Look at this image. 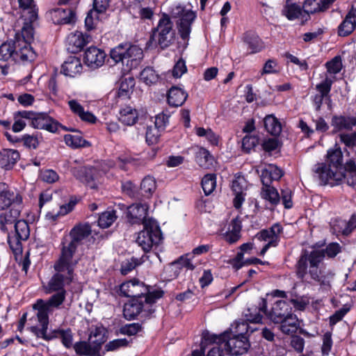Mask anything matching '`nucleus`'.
<instances>
[{
    "mask_svg": "<svg viewBox=\"0 0 356 356\" xmlns=\"http://www.w3.org/2000/svg\"><path fill=\"white\" fill-rule=\"evenodd\" d=\"M106 54L104 51L95 47H90L86 49L84 54V62L91 68H97L104 63Z\"/></svg>",
    "mask_w": 356,
    "mask_h": 356,
    "instance_id": "6ab92c4d",
    "label": "nucleus"
},
{
    "mask_svg": "<svg viewBox=\"0 0 356 356\" xmlns=\"http://www.w3.org/2000/svg\"><path fill=\"white\" fill-rule=\"evenodd\" d=\"M29 120L31 124L35 129H45L50 132H56L58 123L46 113H35L31 111Z\"/></svg>",
    "mask_w": 356,
    "mask_h": 356,
    "instance_id": "2eb2a0df",
    "label": "nucleus"
},
{
    "mask_svg": "<svg viewBox=\"0 0 356 356\" xmlns=\"http://www.w3.org/2000/svg\"><path fill=\"white\" fill-rule=\"evenodd\" d=\"M82 69L81 60L76 56H70L62 65L63 74L71 77L81 74Z\"/></svg>",
    "mask_w": 356,
    "mask_h": 356,
    "instance_id": "393cba45",
    "label": "nucleus"
},
{
    "mask_svg": "<svg viewBox=\"0 0 356 356\" xmlns=\"http://www.w3.org/2000/svg\"><path fill=\"white\" fill-rule=\"evenodd\" d=\"M54 268L56 273L51 277L47 284L44 286L47 293L65 290L64 289L65 284L71 283L74 280V270L70 275L67 270H57L54 267Z\"/></svg>",
    "mask_w": 356,
    "mask_h": 356,
    "instance_id": "ddd939ff",
    "label": "nucleus"
},
{
    "mask_svg": "<svg viewBox=\"0 0 356 356\" xmlns=\"http://www.w3.org/2000/svg\"><path fill=\"white\" fill-rule=\"evenodd\" d=\"M140 264L139 259L135 257H131L124 261L121 266V273L122 275H127L132 270H134L137 266Z\"/></svg>",
    "mask_w": 356,
    "mask_h": 356,
    "instance_id": "0e129e2a",
    "label": "nucleus"
},
{
    "mask_svg": "<svg viewBox=\"0 0 356 356\" xmlns=\"http://www.w3.org/2000/svg\"><path fill=\"white\" fill-rule=\"evenodd\" d=\"M187 97L188 93L184 89L172 86L168 90L167 100L170 106L178 107L186 102Z\"/></svg>",
    "mask_w": 356,
    "mask_h": 356,
    "instance_id": "b1692460",
    "label": "nucleus"
},
{
    "mask_svg": "<svg viewBox=\"0 0 356 356\" xmlns=\"http://www.w3.org/2000/svg\"><path fill=\"white\" fill-rule=\"evenodd\" d=\"M138 120V112L136 109L130 106H125L120 111L119 120L127 126L134 125Z\"/></svg>",
    "mask_w": 356,
    "mask_h": 356,
    "instance_id": "72a5a7b5",
    "label": "nucleus"
},
{
    "mask_svg": "<svg viewBox=\"0 0 356 356\" xmlns=\"http://www.w3.org/2000/svg\"><path fill=\"white\" fill-rule=\"evenodd\" d=\"M289 301L293 305L296 310L304 311L309 305L310 298L308 296H296L289 299Z\"/></svg>",
    "mask_w": 356,
    "mask_h": 356,
    "instance_id": "4d7b16f0",
    "label": "nucleus"
},
{
    "mask_svg": "<svg viewBox=\"0 0 356 356\" xmlns=\"http://www.w3.org/2000/svg\"><path fill=\"white\" fill-rule=\"evenodd\" d=\"M216 186V175L207 174L202 179V187L206 195H210Z\"/></svg>",
    "mask_w": 356,
    "mask_h": 356,
    "instance_id": "8fccbe9b",
    "label": "nucleus"
},
{
    "mask_svg": "<svg viewBox=\"0 0 356 356\" xmlns=\"http://www.w3.org/2000/svg\"><path fill=\"white\" fill-rule=\"evenodd\" d=\"M64 140L67 145L72 148L86 147L90 145V143L80 135L66 134L64 136Z\"/></svg>",
    "mask_w": 356,
    "mask_h": 356,
    "instance_id": "37998d69",
    "label": "nucleus"
},
{
    "mask_svg": "<svg viewBox=\"0 0 356 356\" xmlns=\"http://www.w3.org/2000/svg\"><path fill=\"white\" fill-rule=\"evenodd\" d=\"M163 240L162 233L157 222L154 220L144 221L143 229L140 231L136 242L144 252H149L157 247Z\"/></svg>",
    "mask_w": 356,
    "mask_h": 356,
    "instance_id": "1a4fd4ad",
    "label": "nucleus"
},
{
    "mask_svg": "<svg viewBox=\"0 0 356 356\" xmlns=\"http://www.w3.org/2000/svg\"><path fill=\"white\" fill-rule=\"evenodd\" d=\"M70 110L76 115H78L81 120L90 123H95L97 118L90 112L85 111L83 107L76 99H71L67 102Z\"/></svg>",
    "mask_w": 356,
    "mask_h": 356,
    "instance_id": "a878e982",
    "label": "nucleus"
},
{
    "mask_svg": "<svg viewBox=\"0 0 356 356\" xmlns=\"http://www.w3.org/2000/svg\"><path fill=\"white\" fill-rule=\"evenodd\" d=\"M19 8L28 13V20L34 22L38 19V8L33 0H18Z\"/></svg>",
    "mask_w": 356,
    "mask_h": 356,
    "instance_id": "e433bc0d",
    "label": "nucleus"
},
{
    "mask_svg": "<svg viewBox=\"0 0 356 356\" xmlns=\"http://www.w3.org/2000/svg\"><path fill=\"white\" fill-rule=\"evenodd\" d=\"M90 233L91 228L89 225L80 224L72 229L68 236L63 238L60 254L54 264V268L57 270H67L70 275L72 273L78 263L76 259H74V254L81 242Z\"/></svg>",
    "mask_w": 356,
    "mask_h": 356,
    "instance_id": "f03ea898",
    "label": "nucleus"
},
{
    "mask_svg": "<svg viewBox=\"0 0 356 356\" xmlns=\"http://www.w3.org/2000/svg\"><path fill=\"white\" fill-rule=\"evenodd\" d=\"M282 230L283 228L280 223H275L269 229H262L255 235V239L266 243L261 250V255H264L270 248L276 247L278 245L280 240V235Z\"/></svg>",
    "mask_w": 356,
    "mask_h": 356,
    "instance_id": "f8f14e48",
    "label": "nucleus"
},
{
    "mask_svg": "<svg viewBox=\"0 0 356 356\" xmlns=\"http://www.w3.org/2000/svg\"><path fill=\"white\" fill-rule=\"evenodd\" d=\"M116 211L114 209H108L99 216L97 223L101 228H108L117 220Z\"/></svg>",
    "mask_w": 356,
    "mask_h": 356,
    "instance_id": "ea45409f",
    "label": "nucleus"
},
{
    "mask_svg": "<svg viewBox=\"0 0 356 356\" xmlns=\"http://www.w3.org/2000/svg\"><path fill=\"white\" fill-rule=\"evenodd\" d=\"M18 214L19 213L17 211H14V212L9 211L2 213L0 215L1 229L3 232L7 231L6 225L15 222Z\"/></svg>",
    "mask_w": 356,
    "mask_h": 356,
    "instance_id": "bf43d9fd",
    "label": "nucleus"
},
{
    "mask_svg": "<svg viewBox=\"0 0 356 356\" xmlns=\"http://www.w3.org/2000/svg\"><path fill=\"white\" fill-rule=\"evenodd\" d=\"M331 125L333 127L334 132L350 130L356 126V118L335 115L332 117Z\"/></svg>",
    "mask_w": 356,
    "mask_h": 356,
    "instance_id": "5701e85b",
    "label": "nucleus"
},
{
    "mask_svg": "<svg viewBox=\"0 0 356 356\" xmlns=\"http://www.w3.org/2000/svg\"><path fill=\"white\" fill-rule=\"evenodd\" d=\"M340 252L341 246L338 243H330L321 250H313L309 253L304 251L296 264L298 278L305 283H318L321 289L329 291L334 273L332 270L320 268L319 264L325 256L333 258Z\"/></svg>",
    "mask_w": 356,
    "mask_h": 356,
    "instance_id": "f257e3e1",
    "label": "nucleus"
},
{
    "mask_svg": "<svg viewBox=\"0 0 356 356\" xmlns=\"http://www.w3.org/2000/svg\"><path fill=\"white\" fill-rule=\"evenodd\" d=\"M104 339L102 337L101 339H96L92 341L93 345L86 341H79L74 345L75 352L79 355L86 356H96L99 354L101 345L104 343Z\"/></svg>",
    "mask_w": 356,
    "mask_h": 356,
    "instance_id": "aec40b11",
    "label": "nucleus"
},
{
    "mask_svg": "<svg viewBox=\"0 0 356 356\" xmlns=\"http://www.w3.org/2000/svg\"><path fill=\"white\" fill-rule=\"evenodd\" d=\"M243 40L252 54L259 52L264 47L261 39L254 33H245L243 37Z\"/></svg>",
    "mask_w": 356,
    "mask_h": 356,
    "instance_id": "f704fd0d",
    "label": "nucleus"
},
{
    "mask_svg": "<svg viewBox=\"0 0 356 356\" xmlns=\"http://www.w3.org/2000/svg\"><path fill=\"white\" fill-rule=\"evenodd\" d=\"M195 161L201 168L209 169L213 166L215 161L207 149L200 147L195 153Z\"/></svg>",
    "mask_w": 356,
    "mask_h": 356,
    "instance_id": "2f4dec72",
    "label": "nucleus"
},
{
    "mask_svg": "<svg viewBox=\"0 0 356 356\" xmlns=\"http://www.w3.org/2000/svg\"><path fill=\"white\" fill-rule=\"evenodd\" d=\"M159 79V74L151 67L144 68L140 74V80L147 86L155 84Z\"/></svg>",
    "mask_w": 356,
    "mask_h": 356,
    "instance_id": "79ce46f5",
    "label": "nucleus"
},
{
    "mask_svg": "<svg viewBox=\"0 0 356 356\" xmlns=\"http://www.w3.org/2000/svg\"><path fill=\"white\" fill-rule=\"evenodd\" d=\"M333 3V0H305L302 3V10L305 22L309 19V15L327 10Z\"/></svg>",
    "mask_w": 356,
    "mask_h": 356,
    "instance_id": "f3484780",
    "label": "nucleus"
},
{
    "mask_svg": "<svg viewBox=\"0 0 356 356\" xmlns=\"http://www.w3.org/2000/svg\"><path fill=\"white\" fill-rule=\"evenodd\" d=\"M46 15L55 24H70L75 22V13L70 8H53Z\"/></svg>",
    "mask_w": 356,
    "mask_h": 356,
    "instance_id": "4468645a",
    "label": "nucleus"
},
{
    "mask_svg": "<svg viewBox=\"0 0 356 356\" xmlns=\"http://www.w3.org/2000/svg\"><path fill=\"white\" fill-rule=\"evenodd\" d=\"M261 312L264 313V310H260V302H259L258 307H252L248 308L245 314L246 320L251 323H260L262 320V315Z\"/></svg>",
    "mask_w": 356,
    "mask_h": 356,
    "instance_id": "13d9d810",
    "label": "nucleus"
},
{
    "mask_svg": "<svg viewBox=\"0 0 356 356\" xmlns=\"http://www.w3.org/2000/svg\"><path fill=\"white\" fill-rule=\"evenodd\" d=\"M282 14L290 21L298 19H301L302 21H305V17L302 7L295 3H286L283 7Z\"/></svg>",
    "mask_w": 356,
    "mask_h": 356,
    "instance_id": "cd10ccee",
    "label": "nucleus"
},
{
    "mask_svg": "<svg viewBox=\"0 0 356 356\" xmlns=\"http://www.w3.org/2000/svg\"><path fill=\"white\" fill-rule=\"evenodd\" d=\"M163 295L161 289L148 291L145 295L131 298L125 303L123 309V315L127 320H133L137 316L146 318L154 312V305L156 300Z\"/></svg>",
    "mask_w": 356,
    "mask_h": 356,
    "instance_id": "39448f33",
    "label": "nucleus"
},
{
    "mask_svg": "<svg viewBox=\"0 0 356 356\" xmlns=\"http://www.w3.org/2000/svg\"><path fill=\"white\" fill-rule=\"evenodd\" d=\"M264 122L266 130L271 135L278 136L281 133V123L273 115H266Z\"/></svg>",
    "mask_w": 356,
    "mask_h": 356,
    "instance_id": "58836bf2",
    "label": "nucleus"
},
{
    "mask_svg": "<svg viewBox=\"0 0 356 356\" xmlns=\"http://www.w3.org/2000/svg\"><path fill=\"white\" fill-rule=\"evenodd\" d=\"M66 293L65 290L55 292L47 300L44 301V303L52 310L54 308L58 309L65 301Z\"/></svg>",
    "mask_w": 356,
    "mask_h": 356,
    "instance_id": "de8ad7c7",
    "label": "nucleus"
},
{
    "mask_svg": "<svg viewBox=\"0 0 356 356\" xmlns=\"http://www.w3.org/2000/svg\"><path fill=\"white\" fill-rule=\"evenodd\" d=\"M168 122L169 115L163 113H161L158 114L155 117L154 125L153 127H156L161 131L164 130Z\"/></svg>",
    "mask_w": 356,
    "mask_h": 356,
    "instance_id": "774afa93",
    "label": "nucleus"
},
{
    "mask_svg": "<svg viewBox=\"0 0 356 356\" xmlns=\"http://www.w3.org/2000/svg\"><path fill=\"white\" fill-rule=\"evenodd\" d=\"M195 133L198 136L205 138L211 145H218V136L211 129L197 127Z\"/></svg>",
    "mask_w": 356,
    "mask_h": 356,
    "instance_id": "5fc2aeb1",
    "label": "nucleus"
},
{
    "mask_svg": "<svg viewBox=\"0 0 356 356\" xmlns=\"http://www.w3.org/2000/svg\"><path fill=\"white\" fill-rule=\"evenodd\" d=\"M340 142L349 149L356 148V131L352 133H343L339 134Z\"/></svg>",
    "mask_w": 356,
    "mask_h": 356,
    "instance_id": "052dcab7",
    "label": "nucleus"
},
{
    "mask_svg": "<svg viewBox=\"0 0 356 356\" xmlns=\"http://www.w3.org/2000/svg\"><path fill=\"white\" fill-rule=\"evenodd\" d=\"M148 206L147 204L136 203L129 206L127 209V218L131 224H140L144 225V221L147 219Z\"/></svg>",
    "mask_w": 356,
    "mask_h": 356,
    "instance_id": "a211bd4d",
    "label": "nucleus"
},
{
    "mask_svg": "<svg viewBox=\"0 0 356 356\" xmlns=\"http://www.w3.org/2000/svg\"><path fill=\"white\" fill-rule=\"evenodd\" d=\"M334 81V77L325 74L324 79L316 86V89L318 94L327 97Z\"/></svg>",
    "mask_w": 356,
    "mask_h": 356,
    "instance_id": "864d4df0",
    "label": "nucleus"
},
{
    "mask_svg": "<svg viewBox=\"0 0 356 356\" xmlns=\"http://www.w3.org/2000/svg\"><path fill=\"white\" fill-rule=\"evenodd\" d=\"M176 31L174 24L168 15L163 13L157 26L152 31V35L147 42L148 47L155 48L158 46L165 49L175 42Z\"/></svg>",
    "mask_w": 356,
    "mask_h": 356,
    "instance_id": "423d86ee",
    "label": "nucleus"
},
{
    "mask_svg": "<svg viewBox=\"0 0 356 356\" xmlns=\"http://www.w3.org/2000/svg\"><path fill=\"white\" fill-rule=\"evenodd\" d=\"M148 291L143 283L136 279L124 282L120 287V294L130 298L145 295Z\"/></svg>",
    "mask_w": 356,
    "mask_h": 356,
    "instance_id": "dca6fc26",
    "label": "nucleus"
},
{
    "mask_svg": "<svg viewBox=\"0 0 356 356\" xmlns=\"http://www.w3.org/2000/svg\"><path fill=\"white\" fill-rule=\"evenodd\" d=\"M260 310H264V313L267 318L276 324L292 314V309L284 300H277L272 306L271 309L267 310V302L264 298L260 300Z\"/></svg>",
    "mask_w": 356,
    "mask_h": 356,
    "instance_id": "9b49d317",
    "label": "nucleus"
},
{
    "mask_svg": "<svg viewBox=\"0 0 356 356\" xmlns=\"http://www.w3.org/2000/svg\"><path fill=\"white\" fill-rule=\"evenodd\" d=\"M17 38V43L19 49L17 50L15 49V55L19 56L23 61H33L35 58L36 54L31 47V43H22L19 36Z\"/></svg>",
    "mask_w": 356,
    "mask_h": 356,
    "instance_id": "c85d7f7f",
    "label": "nucleus"
},
{
    "mask_svg": "<svg viewBox=\"0 0 356 356\" xmlns=\"http://www.w3.org/2000/svg\"><path fill=\"white\" fill-rule=\"evenodd\" d=\"M16 44L14 42H4L0 46V60L7 61L15 55Z\"/></svg>",
    "mask_w": 356,
    "mask_h": 356,
    "instance_id": "3c124183",
    "label": "nucleus"
},
{
    "mask_svg": "<svg viewBox=\"0 0 356 356\" xmlns=\"http://www.w3.org/2000/svg\"><path fill=\"white\" fill-rule=\"evenodd\" d=\"M31 116V111H22L15 112L13 115L14 123L12 127V130L15 133L22 131L26 127L25 120H29Z\"/></svg>",
    "mask_w": 356,
    "mask_h": 356,
    "instance_id": "4c0bfd02",
    "label": "nucleus"
},
{
    "mask_svg": "<svg viewBox=\"0 0 356 356\" xmlns=\"http://www.w3.org/2000/svg\"><path fill=\"white\" fill-rule=\"evenodd\" d=\"M215 343L214 346L209 350L207 356H223L222 350L220 346L222 344V342H219V340H216V341H204L203 339V336L202 337V342H201V351L204 354V348L207 344Z\"/></svg>",
    "mask_w": 356,
    "mask_h": 356,
    "instance_id": "603ef678",
    "label": "nucleus"
},
{
    "mask_svg": "<svg viewBox=\"0 0 356 356\" xmlns=\"http://www.w3.org/2000/svg\"><path fill=\"white\" fill-rule=\"evenodd\" d=\"M203 339L204 341L219 340V342L222 343L227 353L233 355H243L250 347V341L245 334H232L229 331H225L219 335L204 331Z\"/></svg>",
    "mask_w": 356,
    "mask_h": 356,
    "instance_id": "0eeeda50",
    "label": "nucleus"
},
{
    "mask_svg": "<svg viewBox=\"0 0 356 356\" xmlns=\"http://www.w3.org/2000/svg\"><path fill=\"white\" fill-rule=\"evenodd\" d=\"M346 171V175L343 179H346L347 184L353 187L356 186V159L350 158L348 159L343 168Z\"/></svg>",
    "mask_w": 356,
    "mask_h": 356,
    "instance_id": "c9c22d12",
    "label": "nucleus"
},
{
    "mask_svg": "<svg viewBox=\"0 0 356 356\" xmlns=\"http://www.w3.org/2000/svg\"><path fill=\"white\" fill-rule=\"evenodd\" d=\"M32 22L29 21V23H25L24 26L22 29L21 31V37L22 38V40H21L22 43L27 42L31 43L33 40L34 31L33 27L31 24Z\"/></svg>",
    "mask_w": 356,
    "mask_h": 356,
    "instance_id": "680f3d73",
    "label": "nucleus"
},
{
    "mask_svg": "<svg viewBox=\"0 0 356 356\" xmlns=\"http://www.w3.org/2000/svg\"><path fill=\"white\" fill-rule=\"evenodd\" d=\"M131 163L129 157H119L115 162L112 160L104 161L99 163V170L95 167L81 166L72 169L74 176L80 181L84 183L91 189H97L99 178L106 174L111 168L117 166L123 170H127V165Z\"/></svg>",
    "mask_w": 356,
    "mask_h": 356,
    "instance_id": "20e7f679",
    "label": "nucleus"
},
{
    "mask_svg": "<svg viewBox=\"0 0 356 356\" xmlns=\"http://www.w3.org/2000/svg\"><path fill=\"white\" fill-rule=\"evenodd\" d=\"M54 336L60 339L63 346L67 348L72 346V333L70 329H58L54 331Z\"/></svg>",
    "mask_w": 356,
    "mask_h": 356,
    "instance_id": "09e8293b",
    "label": "nucleus"
},
{
    "mask_svg": "<svg viewBox=\"0 0 356 356\" xmlns=\"http://www.w3.org/2000/svg\"><path fill=\"white\" fill-rule=\"evenodd\" d=\"M141 325L138 323H133L127 324L122 327L121 332L124 334L129 336H133L136 334L139 331L141 330Z\"/></svg>",
    "mask_w": 356,
    "mask_h": 356,
    "instance_id": "338daca9",
    "label": "nucleus"
},
{
    "mask_svg": "<svg viewBox=\"0 0 356 356\" xmlns=\"http://www.w3.org/2000/svg\"><path fill=\"white\" fill-rule=\"evenodd\" d=\"M0 210H4L11 205L15 198L19 202H22V197L7 190L5 184H0Z\"/></svg>",
    "mask_w": 356,
    "mask_h": 356,
    "instance_id": "c756f323",
    "label": "nucleus"
},
{
    "mask_svg": "<svg viewBox=\"0 0 356 356\" xmlns=\"http://www.w3.org/2000/svg\"><path fill=\"white\" fill-rule=\"evenodd\" d=\"M15 236L19 239L26 241L29 235L30 230L29 225L24 220H18L15 223Z\"/></svg>",
    "mask_w": 356,
    "mask_h": 356,
    "instance_id": "6e6d98bb",
    "label": "nucleus"
},
{
    "mask_svg": "<svg viewBox=\"0 0 356 356\" xmlns=\"http://www.w3.org/2000/svg\"><path fill=\"white\" fill-rule=\"evenodd\" d=\"M172 15L179 18L177 25L179 33L182 40H188L191 31V24L196 17L195 13L191 9L178 5L172 8Z\"/></svg>",
    "mask_w": 356,
    "mask_h": 356,
    "instance_id": "9d476101",
    "label": "nucleus"
},
{
    "mask_svg": "<svg viewBox=\"0 0 356 356\" xmlns=\"http://www.w3.org/2000/svg\"><path fill=\"white\" fill-rule=\"evenodd\" d=\"M33 309H36L37 317L41 325L48 326L49 324V314L53 311L45 303L44 300L39 299L37 302L33 305Z\"/></svg>",
    "mask_w": 356,
    "mask_h": 356,
    "instance_id": "473e14b6",
    "label": "nucleus"
},
{
    "mask_svg": "<svg viewBox=\"0 0 356 356\" xmlns=\"http://www.w3.org/2000/svg\"><path fill=\"white\" fill-rule=\"evenodd\" d=\"M135 83V79L133 76L122 77L119 88V96H128L132 92Z\"/></svg>",
    "mask_w": 356,
    "mask_h": 356,
    "instance_id": "a18cd8bd",
    "label": "nucleus"
},
{
    "mask_svg": "<svg viewBox=\"0 0 356 356\" xmlns=\"http://www.w3.org/2000/svg\"><path fill=\"white\" fill-rule=\"evenodd\" d=\"M161 131L158 129L156 127L153 126H149L147 127L146 130V141L148 144H154L156 143L159 138L160 136Z\"/></svg>",
    "mask_w": 356,
    "mask_h": 356,
    "instance_id": "e2e57ef3",
    "label": "nucleus"
},
{
    "mask_svg": "<svg viewBox=\"0 0 356 356\" xmlns=\"http://www.w3.org/2000/svg\"><path fill=\"white\" fill-rule=\"evenodd\" d=\"M76 204V202L70 201L66 204L60 207L57 212H48L46 215L47 220L55 222L60 216H63L72 211Z\"/></svg>",
    "mask_w": 356,
    "mask_h": 356,
    "instance_id": "a19ab883",
    "label": "nucleus"
},
{
    "mask_svg": "<svg viewBox=\"0 0 356 356\" xmlns=\"http://www.w3.org/2000/svg\"><path fill=\"white\" fill-rule=\"evenodd\" d=\"M156 188V181L150 176L145 177L141 181L140 190L143 195L145 197H150Z\"/></svg>",
    "mask_w": 356,
    "mask_h": 356,
    "instance_id": "c03bdc74",
    "label": "nucleus"
},
{
    "mask_svg": "<svg viewBox=\"0 0 356 356\" xmlns=\"http://www.w3.org/2000/svg\"><path fill=\"white\" fill-rule=\"evenodd\" d=\"M67 50L73 54L79 52L88 42V36L81 32L70 33L67 38Z\"/></svg>",
    "mask_w": 356,
    "mask_h": 356,
    "instance_id": "4be33fe9",
    "label": "nucleus"
},
{
    "mask_svg": "<svg viewBox=\"0 0 356 356\" xmlns=\"http://www.w3.org/2000/svg\"><path fill=\"white\" fill-rule=\"evenodd\" d=\"M325 67L327 70V74L331 77L339 73L343 67L342 59L340 56H336L330 60L326 62Z\"/></svg>",
    "mask_w": 356,
    "mask_h": 356,
    "instance_id": "49530a36",
    "label": "nucleus"
},
{
    "mask_svg": "<svg viewBox=\"0 0 356 356\" xmlns=\"http://www.w3.org/2000/svg\"><path fill=\"white\" fill-rule=\"evenodd\" d=\"M129 341L126 339H118L108 342L105 346L106 351H115L121 347L127 346Z\"/></svg>",
    "mask_w": 356,
    "mask_h": 356,
    "instance_id": "69168bd1",
    "label": "nucleus"
},
{
    "mask_svg": "<svg viewBox=\"0 0 356 356\" xmlns=\"http://www.w3.org/2000/svg\"><path fill=\"white\" fill-rule=\"evenodd\" d=\"M277 324L280 325L279 330L284 334H292L296 333L299 327L298 318L293 313L284 317Z\"/></svg>",
    "mask_w": 356,
    "mask_h": 356,
    "instance_id": "bb28decb",
    "label": "nucleus"
},
{
    "mask_svg": "<svg viewBox=\"0 0 356 356\" xmlns=\"http://www.w3.org/2000/svg\"><path fill=\"white\" fill-rule=\"evenodd\" d=\"M110 56L115 63L122 62L131 69L139 65L143 58V51L137 45L125 43L111 49Z\"/></svg>",
    "mask_w": 356,
    "mask_h": 356,
    "instance_id": "6e6552de",
    "label": "nucleus"
},
{
    "mask_svg": "<svg viewBox=\"0 0 356 356\" xmlns=\"http://www.w3.org/2000/svg\"><path fill=\"white\" fill-rule=\"evenodd\" d=\"M313 171L322 185L334 186L340 184L345 177L341 147L336 145L329 149L327 152L326 161L316 164Z\"/></svg>",
    "mask_w": 356,
    "mask_h": 356,
    "instance_id": "7ed1b4c3",
    "label": "nucleus"
},
{
    "mask_svg": "<svg viewBox=\"0 0 356 356\" xmlns=\"http://www.w3.org/2000/svg\"><path fill=\"white\" fill-rule=\"evenodd\" d=\"M356 27V8L352 6L343 20L338 26V35L346 37L351 34Z\"/></svg>",
    "mask_w": 356,
    "mask_h": 356,
    "instance_id": "412c9836",
    "label": "nucleus"
},
{
    "mask_svg": "<svg viewBox=\"0 0 356 356\" xmlns=\"http://www.w3.org/2000/svg\"><path fill=\"white\" fill-rule=\"evenodd\" d=\"M260 195L262 199L268 202L271 206H277L280 202V196L277 190L269 185H263Z\"/></svg>",
    "mask_w": 356,
    "mask_h": 356,
    "instance_id": "7c9ffc66",
    "label": "nucleus"
}]
</instances>
